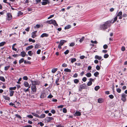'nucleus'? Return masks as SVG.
<instances>
[{
	"label": "nucleus",
	"instance_id": "nucleus-1",
	"mask_svg": "<svg viewBox=\"0 0 127 127\" xmlns=\"http://www.w3.org/2000/svg\"><path fill=\"white\" fill-rule=\"evenodd\" d=\"M117 20V17L116 16L114 18L113 21L111 20V21H109L106 22L105 23L101 25L100 26V28L102 30H105L107 29L108 27L110 26L111 23H113L116 21Z\"/></svg>",
	"mask_w": 127,
	"mask_h": 127
},
{
	"label": "nucleus",
	"instance_id": "nucleus-2",
	"mask_svg": "<svg viewBox=\"0 0 127 127\" xmlns=\"http://www.w3.org/2000/svg\"><path fill=\"white\" fill-rule=\"evenodd\" d=\"M47 24H52L55 26H58V24L57 23L56 21L54 20H50L47 21L46 22Z\"/></svg>",
	"mask_w": 127,
	"mask_h": 127
},
{
	"label": "nucleus",
	"instance_id": "nucleus-3",
	"mask_svg": "<svg viewBox=\"0 0 127 127\" xmlns=\"http://www.w3.org/2000/svg\"><path fill=\"white\" fill-rule=\"evenodd\" d=\"M31 82L32 85H39L40 83V82L38 81H33L31 80Z\"/></svg>",
	"mask_w": 127,
	"mask_h": 127
},
{
	"label": "nucleus",
	"instance_id": "nucleus-4",
	"mask_svg": "<svg viewBox=\"0 0 127 127\" xmlns=\"http://www.w3.org/2000/svg\"><path fill=\"white\" fill-rule=\"evenodd\" d=\"M66 42V41L64 40H61L60 41V43L58 46V48L60 49H61V46L63 45L64 43Z\"/></svg>",
	"mask_w": 127,
	"mask_h": 127
},
{
	"label": "nucleus",
	"instance_id": "nucleus-5",
	"mask_svg": "<svg viewBox=\"0 0 127 127\" xmlns=\"http://www.w3.org/2000/svg\"><path fill=\"white\" fill-rule=\"evenodd\" d=\"M86 87V85L85 84H83L80 86L79 88V90L81 91L82 89H84Z\"/></svg>",
	"mask_w": 127,
	"mask_h": 127
},
{
	"label": "nucleus",
	"instance_id": "nucleus-6",
	"mask_svg": "<svg viewBox=\"0 0 127 127\" xmlns=\"http://www.w3.org/2000/svg\"><path fill=\"white\" fill-rule=\"evenodd\" d=\"M126 96L127 95L124 93L122 94L121 99L124 102H125L126 100Z\"/></svg>",
	"mask_w": 127,
	"mask_h": 127
},
{
	"label": "nucleus",
	"instance_id": "nucleus-7",
	"mask_svg": "<svg viewBox=\"0 0 127 127\" xmlns=\"http://www.w3.org/2000/svg\"><path fill=\"white\" fill-rule=\"evenodd\" d=\"M43 0L44 1L41 2L42 5H46L49 3V0Z\"/></svg>",
	"mask_w": 127,
	"mask_h": 127
},
{
	"label": "nucleus",
	"instance_id": "nucleus-8",
	"mask_svg": "<svg viewBox=\"0 0 127 127\" xmlns=\"http://www.w3.org/2000/svg\"><path fill=\"white\" fill-rule=\"evenodd\" d=\"M7 19L8 20H10L12 18V16L11 14L9 13H8L7 14Z\"/></svg>",
	"mask_w": 127,
	"mask_h": 127
},
{
	"label": "nucleus",
	"instance_id": "nucleus-9",
	"mask_svg": "<svg viewBox=\"0 0 127 127\" xmlns=\"http://www.w3.org/2000/svg\"><path fill=\"white\" fill-rule=\"evenodd\" d=\"M31 89L33 92H35L36 91V86L35 85H32L31 87Z\"/></svg>",
	"mask_w": 127,
	"mask_h": 127
},
{
	"label": "nucleus",
	"instance_id": "nucleus-10",
	"mask_svg": "<svg viewBox=\"0 0 127 127\" xmlns=\"http://www.w3.org/2000/svg\"><path fill=\"white\" fill-rule=\"evenodd\" d=\"M46 120L47 122H49L50 121L52 120L53 118L52 117H47L46 118Z\"/></svg>",
	"mask_w": 127,
	"mask_h": 127
},
{
	"label": "nucleus",
	"instance_id": "nucleus-11",
	"mask_svg": "<svg viewBox=\"0 0 127 127\" xmlns=\"http://www.w3.org/2000/svg\"><path fill=\"white\" fill-rule=\"evenodd\" d=\"M33 46L32 45H30L27 47L26 49L27 50H29L33 48Z\"/></svg>",
	"mask_w": 127,
	"mask_h": 127
},
{
	"label": "nucleus",
	"instance_id": "nucleus-12",
	"mask_svg": "<svg viewBox=\"0 0 127 127\" xmlns=\"http://www.w3.org/2000/svg\"><path fill=\"white\" fill-rule=\"evenodd\" d=\"M26 55V53L24 51H22L21 53V55L23 57H24Z\"/></svg>",
	"mask_w": 127,
	"mask_h": 127
},
{
	"label": "nucleus",
	"instance_id": "nucleus-13",
	"mask_svg": "<svg viewBox=\"0 0 127 127\" xmlns=\"http://www.w3.org/2000/svg\"><path fill=\"white\" fill-rule=\"evenodd\" d=\"M95 59H97L99 60H100L101 59L102 57L101 56H99L98 55H96L95 56Z\"/></svg>",
	"mask_w": 127,
	"mask_h": 127
},
{
	"label": "nucleus",
	"instance_id": "nucleus-14",
	"mask_svg": "<svg viewBox=\"0 0 127 127\" xmlns=\"http://www.w3.org/2000/svg\"><path fill=\"white\" fill-rule=\"evenodd\" d=\"M75 115L77 116H80L81 115L80 112L79 111H76L75 113Z\"/></svg>",
	"mask_w": 127,
	"mask_h": 127
},
{
	"label": "nucleus",
	"instance_id": "nucleus-15",
	"mask_svg": "<svg viewBox=\"0 0 127 127\" xmlns=\"http://www.w3.org/2000/svg\"><path fill=\"white\" fill-rule=\"evenodd\" d=\"M48 35V34L46 33H43L41 35V37H47Z\"/></svg>",
	"mask_w": 127,
	"mask_h": 127
},
{
	"label": "nucleus",
	"instance_id": "nucleus-16",
	"mask_svg": "<svg viewBox=\"0 0 127 127\" xmlns=\"http://www.w3.org/2000/svg\"><path fill=\"white\" fill-rule=\"evenodd\" d=\"M103 99L102 98H99L98 100V102L99 103H101L103 102Z\"/></svg>",
	"mask_w": 127,
	"mask_h": 127
},
{
	"label": "nucleus",
	"instance_id": "nucleus-17",
	"mask_svg": "<svg viewBox=\"0 0 127 127\" xmlns=\"http://www.w3.org/2000/svg\"><path fill=\"white\" fill-rule=\"evenodd\" d=\"M3 98L6 100H10V98L9 97H8L7 96H3Z\"/></svg>",
	"mask_w": 127,
	"mask_h": 127
},
{
	"label": "nucleus",
	"instance_id": "nucleus-18",
	"mask_svg": "<svg viewBox=\"0 0 127 127\" xmlns=\"http://www.w3.org/2000/svg\"><path fill=\"white\" fill-rule=\"evenodd\" d=\"M24 86L26 87H28L29 86V84L27 82H25L24 83Z\"/></svg>",
	"mask_w": 127,
	"mask_h": 127
},
{
	"label": "nucleus",
	"instance_id": "nucleus-19",
	"mask_svg": "<svg viewBox=\"0 0 127 127\" xmlns=\"http://www.w3.org/2000/svg\"><path fill=\"white\" fill-rule=\"evenodd\" d=\"M71 27V26L70 25H68L65 27L64 29H69Z\"/></svg>",
	"mask_w": 127,
	"mask_h": 127
},
{
	"label": "nucleus",
	"instance_id": "nucleus-20",
	"mask_svg": "<svg viewBox=\"0 0 127 127\" xmlns=\"http://www.w3.org/2000/svg\"><path fill=\"white\" fill-rule=\"evenodd\" d=\"M0 80L3 82H5V79L3 76H0Z\"/></svg>",
	"mask_w": 127,
	"mask_h": 127
},
{
	"label": "nucleus",
	"instance_id": "nucleus-21",
	"mask_svg": "<svg viewBox=\"0 0 127 127\" xmlns=\"http://www.w3.org/2000/svg\"><path fill=\"white\" fill-rule=\"evenodd\" d=\"M45 117V115L44 114H43L41 115L40 116H39L38 118H44Z\"/></svg>",
	"mask_w": 127,
	"mask_h": 127
},
{
	"label": "nucleus",
	"instance_id": "nucleus-22",
	"mask_svg": "<svg viewBox=\"0 0 127 127\" xmlns=\"http://www.w3.org/2000/svg\"><path fill=\"white\" fill-rule=\"evenodd\" d=\"M64 71L67 72H71L70 69L67 68L65 69Z\"/></svg>",
	"mask_w": 127,
	"mask_h": 127
},
{
	"label": "nucleus",
	"instance_id": "nucleus-23",
	"mask_svg": "<svg viewBox=\"0 0 127 127\" xmlns=\"http://www.w3.org/2000/svg\"><path fill=\"white\" fill-rule=\"evenodd\" d=\"M14 92L13 91H10V96H12L13 95L14 93Z\"/></svg>",
	"mask_w": 127,
	"mask_h": 127
},
{
	"label": "nucleus",
	"instance_id": "nucleus-24",
	"mask_svg": "<svg viewBox=\"0 0 127 127\" xmlns=\"http://www.w3.org/2000/svg\"><path fill=\"white\" fill-rule=\"evenodd\" d=\"M6 42H2L0 43V47L3 46L5 44Z\"/></svg>",
	"mask_w": 127,
	"mask_h": 127
},
{
	"label": "nucleus",
	"instance_id": "nucleus-25",
	"mask_svg": "<svg viewBox=\"0 0 127 127\" xmlns=\"http://www.w3.org/2000/svg\"><path fill=\"white\" fill-rule=\"evenodd\" d=\"M57 70V68H53L52 69V72L53 73H55Z\"/></svg>",
	"mask_w": 127,
	"mask_h": 127
},
{
	"label": "nucleus",
	"instance_id": "nucleus-26",
	"mask_svg": "<svg viewBox=\"0 0 127 127\" xmlns=\"http://www.w3.org/2000/svg\"><path fill=\"white\" fill-rule=\"evenodd\" d=\"M86 75L87 77H89L91 76L92 75L91 73H88L86 74Z\"/></svg>",
	"mask_w": 127,
	"mask_h": 127
},
{
	"label": "nucleus",
	"instance_id": "nucleus-27",
	"mask_svg": "<svg viewBox=\"0 0 127 127\" xmlns=\"http://www.w3.org/2000/svg\"><path fill=\"white\" fill-rule=\"evenodd\" d=\"M28 54L30 56H32L33 54L32 51H31L28 52Z\"/></svg>",
	"mask_w": 127,
	"mask_h": 127
},
{
	"label": "nucleus",
	"instance_id": "nucleus-28",
	"mask_svg": "<svg viewBox=\"0 0 127 127\" xmlns=\"http://www.w3.org/2000/svg\"><path fill=\"white\" fill-rule=\"evenodd\" d=\"M32 114L33 116L38 118L39 115L37 114L33 113H32Z\"/></svg>",
	"mask_w": 127,
	"mask_h": 127
},
{
	"label": "nucleus",
	"instance_id": "nucleus-29",
	"mask_svg": "<svg viewBox=\"0 0 127 127\" xmlns=\"http://www.w3.org/2000/svg\"><path fill=\"white\" fill-rule=\"evenodd\" d=\"M32 37L33 38H35L36 36V34H34V33H33V32H32Z\"/></svg>",
	"mask_w": 127,
	"mask_h": 127
},
{
	"label": "nucleus",
	"instance_id": "nucleus-30",
	"mask_svg": "<svg viewBox=\"0 0 127 127\" xmlns=\"http://www.w3.org/2000/svg\"><path fill=\"white\" fill-rule=\"evenodd\" d=\"M24 59L23 58H22L19 61V63L20 64H21V63H23V62H24Z\"/></svg>",
	"mask_w": 127,
	"mask_h": 127
},
{
	"label": "nucleus",
	"instance_id": "nucleus-31",
	"mask_svg": "<svg viewBox=\"0 0 127 127\" xmlns=\"http://www.w3.org/2000/svg\"><path fill=\"white\" fill-rule=\"evenodd\" d=\"M10 65H8L6 66H5L4 67V70H7L10 67Z\"/></svg>",
	"mask_w": 127,
	"mask_h": 127
},
{
	"label": "nucleus",
	"instance_id": "nucleus-32",
	"mask_svg": "<svg viewBox=\"0 0 127 127\" xmlns=\"http://www.w3.org/2000/svg\"><path fill=\"white\" fill-rule=\"evenodd\" d=\"M100 88V87L99 86H97L95 88V90L96 91H97Z\"/></svg>",
	"mask_w": 127,
	"mask_h": 127
},
{
	"label": "nucleus",
	"instance_id": "nucleus-33",
	"mask_svg": "<svg viewBox=\"0 0 127 127\" xmlns=\"http://www.w3.org/2000/svg\"><path fill=\"white\" fill-rule=\"evenodd\" d=\"M76 59L75 58H72L71 59V63H73L74 62L76 61Z\"/></svg>",
	"mask_w": 127,
	"mask_h": 127
},
{
	"label": "nucleus",
	"instance_id": "nucleus-34",
	"mask_svg": "<svg viewBox=\"0 0 127 127\" xmlns=\"http://www.w3.org/2000/svg\"><path fill=\"white\" fill-rule=\"evenodd\" d=\"M16 87H10L9 88V89L10 90H14L16 89Z\"/></svg>",
	"mask_w": 127,
	"mask_h": 127
},
{
	"label": "nucleus",
	"instance_id": "nucleus-35",
	"mask_svg": "<svg viewBox=\"0 0 127 127\" xmlns=\"http://www.w3.org/2000/svg\"><path fill=\"white\" fill-rule=\"evenodd\" d=\"M79 82V80L78 79H75L74 80V82L75 84H77Z\"/></svg>",
	"mask_w": 127,
	"mask_h": 127
},
{
	"label": "nucleus",
	"instance_id": "nucleus-36",
	"mask_svg": "<svg viewBox=\"0 0 127 127\" xmlns=\"http://www.w3.org/2000/svg\"><path fill=\"white\" fill-rule=\"evenodd\" d=\"M39 44H36L35 46V49H37L39 47Z\"/></svg>",
	"mask_w": 127,
	"mask_h": 127
},
{
	"label": "nucleus",
	"instance_id": "nucleus-37",
	"mask_svg": "<svg viewBox=\"0 0 127 127\" xmlns=\"http://www.w3.org/2000/svg\"><path fill=\"white\" fill-rule=\"evenodd\" d=\"M95 79H96L95 78H94V79H93L92 78H90L89 79V80L90 81L92 82H94L95 80Z\"/></svg>",
	"mask_w": 127,
	"mask_h": 127
},
{
	"label": "nucleus",
	"instance_id": "nucleus-38",
	"mask_svg": "<svg viewBox=\"0 0 127 127\" xmlns=\"http://www.w3.org/2000/svg\"><path fill=\"white\" fill-rule=\"evenodd\" d=\"M99 74V73L98 72H96L94 73V75L95 76L97 77V75Z\"/></svg>",
	"mask_w": 127,
	"mask_h": 127
},
{
	"label": "nucleus",
	"instance_id": "nucleus-39",
	"mask_svg": "<svg viewBox=\"0 0 127 127\" xmlns=\"http://www.w3.org/2000/svg\"><path fill=\"white\" fill-rule=\"evenodd\" d=\"M84 39V37H83L80 40V42L81 43L82 42Z\"/></svg>",
	"mask_w": 127,
	"mask_h": 127
},
{
	"label": "nucleus",
	"instance_id": "nucleus-40",
	"mask_svg": "<svg viewBox=\"0 0 127 127\" xmlns=\"http://www.w3.org/2000/svg\"><path fill=\"white\" fill-rule=\"evenodd\" d=\"M92 84V83L91 82V81H89L87 83V85L88 86H90Z\"/></svg>",
	"mask_w": 127,
	"mask_h": 127
},
{
	"label": "nucleus",
	"instance_id": "nucleus-41",
	"mask_svg": "<svg viewBox=\"0 0 127 127\" xmlns=\"http://www.w3.org/2000/svg\"><path fill=\"white\" fill-rule=\"evenodd\" d=\"M18 14V16H19L20 15H22L23 14V13L20 11L19 12Z\"/></svg>",
	"mask_w": 127,
	"mask_h": 127
},
{
	"label": "nucleus",
	"instance_id": "nucleus-42",
	"mask_svg": "<svg viewBox=\"0 0 127 127\" xmlns=\"http://www.w3.org/2000/svg\"><path fill=\"white\" fill-rule=\"evenodd\" d=\"M24 64H31V62L29 61H26L25 60L24 61Z\"/></svg>",
	"mask_w": 127,
	"mask_h": 127
},
{
	"label": "nucleus",
	"instance_id": "nucleus-43",
	"mask_svg": "<svg viewBox=\"0 0 127 127\" xmlns=\"http://www.w3.org/2000/svg\"><path fill=\"white\" fill-rule=\"evenodd\" d=\"M108 57L109 55L108 54H105L104 56V58H108Z\"/></svg>",
	"mask_w": 127,
	"mask_h": 127
},
{
	"label": "nucleus",
	"instance_id": "nucleus-44",
	"mask_svg": "<svg viewBox=\"0 0 127 127\" xmlns=\"http://www.w3.org/2000/svg\"><path fill=\"white\" fill-rule=\"evenodd\" d=\"M87 79L86 77H84L83 78L82 80L84 82H85L86 81Z\"/></svg>",
	"mask_w": 127,
	"mask_h": 127
},
{
	"label": "nucleus",
	"instance_id": "nucleus-45",
	"mask_svg": "<svg viewBox=\"0 0 127 127\" xmlns=\"http://www.w3.org/2000/svg\"><path fill=\"white\" fill-rule=\"evenodd\" d=\"M27 117L28 118H30L31 119H32V118H33V116L32 115H28L27 116Z\"/></svg>",
	"mask_w": 127,
	"mask_h": 127
},
{
	"label": "nucleus",
	"instance_id": "nucleus-46",
	"mask_svg": "<svg viewBox=\"0 0 127 127\" xmlns=\"http://www.w3.org/2000/svg\"><path fill=\"white\" fill-rule=\"evenodd\" d=\"M107 47L108 46L106 44H105L103 46V48L105 49H106L107 48Z\"/></svg>",
	"mask_w": 127,
	"mask_h": 127
},
{
	"label": "nucleus",
	"instance_id": "nucleus-47",
	"mask_svg": "<svg viewBox=\"0 0 127 127\" xmlns=\"http://www.w3.org/2000/svg\"><path fill=\"white\" fill-rule=\"evenodd\" d=\"M5 12H6V11H5V10H4L3 11L0 12V14L2 15L4 13H5Z\"/></svg>",
	"mask_w": 127,
	"mask_h": 127
},
{
	"label": "nucleus",
	"instance_id": "nucleus-48",
	"mask_svg": "<svg viewBox=\"0 0 127 127\" xmlns=\"http://www.w3.org/2000/svg\"><path fill=\"white\" fill-rule=\"evenodd\" d=\"M23 79L24 80H28V78L27 76H24L23 77Z\"/></svg>",
	"mask_w": 127,
	"mask_h": 127
},
{
	"label": "nucleus",
	"instance_id": "nucleus-49",
	"mask_svg": "<svg viewBox=\"0 0 127 127\" xmlns=\"http://www.w3.org/2000/svg\"><path fill=\"white\" fill-rule=\"evenodd\" d=\"M121 50L123 51H124L125 50V48L124 46H123L121 48Z\"/></svg>",
	"mask_w": 127,
	"mask_h": 127
},
{
	"label": "nucleus",
	"instance_id": "nucleus-50",
	"mask_svg": "<svg viewBox=\"0 0 127 127\" xmlns=\"http://www.w3.org/2000/svg\"><path fill=\"white\" fill-rule=\"evenodd\" d=\"M91 42L93 43L96 44L97 42L96 41H93V40L91 41Z\"/></svg>",
	"mask_w": 127,
	"mask_h": 127
},
{
	"label": "nucleus",
	"instance_id": "nucleus-51",
	"mask_svg": "<svg viewBox=\"0 0 127 127\" xmlns=\"http://www.w3.org/2000/svg\"><path fill=\"white\" fill-rule=\"evenodd\" d=\"M41 50L40 49L38 50L37 51V53L38 54H39L41 52Z\"/></svg>",
	"mask_w": 127,
	"mask_h": 127
},
{
	"label": "nucleus",
	"instance_id": "nucleus-52",
	"mask_svg": "<svg viewBox=\"0 0 127 127\" xmlns=\"http://www.w3.org/2000/svg\"><path fill=\"white\" fill-rule=\"evenodd\" d=\"M69 52V51L68 50H67L65 52H64V54L65 55L67 54Z\"/></svg>",
	"mask_w": 127,
	"mask_h": 127
},
{
	"label": "nucleus",
	"instance_id": "nucleus-53",
	"mask_svg": "<svg viewBox=\"0 0 127 127\" xmlns=\"http://www.w3.org/2000/svg\"><path fill=\"white\" fill-rule=\"evenodd\" d=\"M100 66L98 65H97L96 66V69L98 70H99L100 69Z\"/></svg>",
	"mask_w": 127,
	"mask_h": 127
},
{
	"label": "nucleus",
	"instance_id": "nucleus-54",
	"mask_svg": "<svg viewBox=\"0 0 127 127\" xmlns=\"http://www.w3.org/2000/svg\"><path fill=\"white\" fill-rule=\"evenodd\" d=\"M63 112L64 113H66L67 112V110L66 109L64 108L63 110Z\"/></svg>",
	"mask_w": 127,
	"mask_h": 127
},
{
	"label": "nucleus",
	"instance_id": "nucleus-55",
	"mask_svg": "<svg viewBox=\"0 0 127 127\" xmlns=\"http://www.w3.org/2000/svg\"><path fill=\"white\" fill-rule=\"evenodd\" d=\"M67 66V64L65 63L63 64L62 65V66L64 67H66Z\"/></svg>",
	"mask_w": 127,
	"mask_h": 127
},
{
	"label": "nucleus",
	"instance_id": "nucleus-56",
	"mask_svg": "<svg viewBox=\"0 0 127 127\" xmlns=\"http://www.w3.org/2000/svg\"><path fill=\"white\" fill-rule=\"evenodd\" d=\"M75 45V43H74L72 42L71 43L70 45V46H73Z\"/></svg>",
	"mask_w": 127,
	"mask_h": 127
},
{
	"label": "nucleus",
	"instance_id": "nucleus-57",
	"mask_svg": "<svg viewBox=\"0 0 127 127\" xmlns=\"http://www.w3.org/2000/svg\"><path fill=\"white\" fill-rule=\"evenodd\" d=\"M9 105H11V106H13V105H14V107H15L16 108V107H15V106L14 105V104H13V103L12 102H11L10 103H9Z\"/></svg>",
	"mask_w": 127,
	"mask_h": 127
},
{
	"label": "nucleus",
	"instance_id": "nucleus-58",
	"mask_svg": "<svg viewBox=\"0 0 127 127\" xmlns=\"http://www.w3.org/2000/svg\"><path fill=\"white\" fill-rule=\"evenodd\" d=\"M109 97L110 98L112 99L114 98V96L112 95H109Z\"/></svg>",
	"mask_w": 127,
	"mask_h": 127
},
{
	"label": "nucleus",
	"instance_id": "nucleus-59",
	"mask_svg": "<svg viewBox=\"0 0 127 127\" xmlns=\"http://www.w3.org/2000/svg\"><path fill=\"white\" fill-rule=\"evenodd\" d=\"M54 16V15H51L48 18V19H49L53 17Z\"/></svg>",
	"mask_w": 127,
	"mask_h": 127
},
{
	"label": "nucleus",
	"instance_id": "nucleus-60",
	"mask_svg": "<svg viewBox=\"0 0 127 127\" xmlns=\"http://www.w3.org/2000/svg\"><path fill=\"white\" fill-rule=\"evenodd\" d=\"M59 80V77H58L56 79V83H58V82Z\"/></svg>",
	"mask_w": 127,
	"mask_h": 127
},
{
	"label": "nucleus",
	"instance_id": "nucleus-61",
	"mask_svg": "<svg viewBox=\"0 0 127 127\" xmlns=\"http://www.w3.org/2000/svg\"><path fill=\"white\" fill-rule=\"evenodd\" d=\"M85 57L84 56H81L80 57V58L81 59H83Z\"/></svg>",
	"mask_w": 127,
	"mask_h": 127
},
{
	"label": "nucleus",
	"instance_id": "nucleus-62",
	"mask_svg": "<svg viewBox=\"0 0 127 127\" xmlns=\"http://www.w3.org/2000/svg\"><path fill=\"white\" fill-rule=\"evenodd\" d=\"M78 76V74L77 73L75 74L73 76V77H76Z\"/></svg>",
	"mask_w": 127,
	"mask_h": 127
},
{
	"label": "nucleus",
	"instance_id": "nucleus-63",
	"mask_svg": "<svg viewBox=\"0 0 127 127\" xmlns=\"http://www.w3.org/2000/svg\"><path fill=\"white\" fill-rule=\"evenodd\" d=\"M24 92H28V91H29V88H28V89H24Z\"/></svg>",
	"mask_w": 127,
	"mask_h": 127
},
{
	"label": "nucleus",
	"instance_id": "nucleus-64",
	"mask_svg": "<svg viewBox=\"0 0 127 127\" xmlns=\"http://www.w3.org/2000/svg\"><path fill=\"white\" fill-rule=\"evenodd\" d=\"M51 112L53 114H54L55 113V111L53 109L51 110Z\"/></svg>",
	"mask_w": 127,
	"mask_h": 127
}]
</instances>
